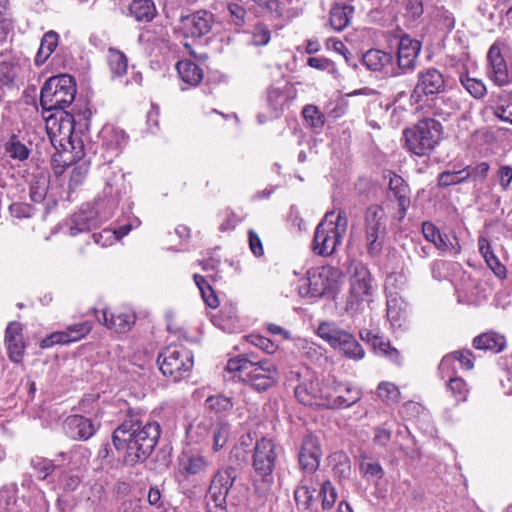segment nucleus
I'll return each mask as SVG.
<instances>
[{
	"instance_id": "a19ab883",
	"label": "nucleus",
	"mask_w": 512,
	"mask_h": 512,
	"mask_svg": "<svg viewBox=\"0 0 512 512\" xmlns=\"http://www.w3.org/2000/svg\"><path fill=\"white\" fill-rule=\"evenodd\" d=\"M48 188L49 179L46 174L43 172L33 174L29 191L31 200L36 203L42 202L47 195Z\"/></svg>"
},
{
	"instance_id": "ddd939ff",
	"label": "nucleus",
	"mask_w": 512,
	"mask_h": 512,
	"mask_svg": "<svg viewBox=\"0 0 512 512\" xmlns=\"http://www.w3.org/2000/svg\"><path fill=\"white\" fill-rule=\"evenodd\" d=\"M385 233L384 211L379 205H371L365 213L367 249L371 256L381 252Z\"/></svg>"
},
{
	"instance_id": "774afa93",
	"label": "nucleus",
	"mask_w": 512,
	"mask_h": 512,
	"mask_svg": "<svg viewBox=\"0 0 512 512\" xmlns=\"http://www.w3.org/2000/svg\"><path fill=\"white\" fill-rule=\"evenodd\" d=\"M387 424L375 427L374 430V443L380 446H386L391 439L392 430L386 427Z\"/></svg>"
},
{
	"instance_id": "20e7f679",
	"label": "nucleus",
	"mask_w": 512,
	"mask_h": 512,
	"mask_svg": "<svg viewBox=\"0 0 512 512\" xmlns=\"http://www.w3.org/2000/svg\"><path fill=\"white\" fill-rule=\"evenodd\" d=\"M334 216L333 211L327 212L315 229L312 250L317 255H332L346 234L348 219L345 212L339 211L335 220Z\"/></svg>"
},
{
	"instance_id": "c03bdc74",
	"label": "nucleus",
	"mask_w": 512,
	"mask_h": 512,
	"mask_svg": "<svg viewBox=\"0 0 512 512\" xmlns=\"http://www.w3.org/2000/svg\"><path fill=\"white\" fill-rule=\"evenodd\" d=\"M205 407L220 415H224L234 407L232 398L224 396L222 394L213 395L205 400Z\"/></svg>"
},
{
	"instance_id": "e433bc0d",
	"label": "nucleus",
	"mask_w": 512,
	"mask_h": 512,
	"mask_svg": "<svg viewBox=\"0 0 512 512\" xmlns=\"http://www.w3.org/2000/svg\"><path fill=\"white\" fill-rule=\"evenodd\" d=\"M58 39V34L52 30L46 32L43 35L40 47L34 60L37 66L43 65L48 60V58L51 56V54L55 51L56 47L58 46Z\"/></svg>"
},
{
	"instance_id": "49530a36",
	"label": "nucleus",
	"mask_w": 512,
	"mask_h": 512,
	"mask_svg": "<svg viewBox=\"0 0 512 512\" xmlns=\"http://www.w3.org/2000/svg\"><path fill=\"white\" fill-rule=\"evenodd\" d=\"M17 76V65L10 61L5 60L0 62V88L10 89L14 86L15 78Z\"/></svg>"
},
{
	"instance_id": "6e6552de",
	"label": "nucleus",
	"mask_w": 512,
	"mask_h": 512,
	"mask_svg": "<svg viewBox=\"0 0 512 512\" xmlns=\"http://www.w3.org/2000/svg\"><path fill=\"white\" fill-rule=\"evenodd\" d=\"M105 186L102 191L103 198L96 201L103 203L101 211L102 219H110L119 205L123 196L127 195L131 189L129 183L125 181V173L122 169L113 165L111 162L100 167Z\"/></svg>"
},
{
	"instance_id": "393cba45",
	"label": "nucleus",
	"mask_w": 512,
	"mask_h": 512,
	"mask_svg": "<svg viewBox=\"0 0 512 512\" xmlns=\"http://www.w3.org/2000/svg\"><path fill=\"white\" fill-rule=\"evenodd\" d=\"M487 59L489 62L488 75L490 79L498 86L507 85L510 81L508 69L497 43L490 47Z\"/></svg>"
},
{
	"instance_id": "473e14b6",
	"label": "nucleus",
	"mask_w": 512,
	"mask_h": 512,
	"mask_svg": "<svg viewBox=\"0 0 512 512\" xmlns=\"http://www.w3.org/2000/svg\"><path fill=\"white\" fill-rule=\"evenodd\" d=\"M354 7L347 3H336L330 10V25L335 31H342L351 21Z\"/></svg>"
},
{
	"instance_id": "2eb2a0df",
	"label": "nucleus",
	"mask_w": 512,
	"mask_h": 512,
	"mask_svg": "<svg viewBox=\"0 0 512 512\" xmlns=\"http://www.w3.org/2000/svg\"><path fill=\"white\" fill-rule=\"evenodd\" d=\"M101 211H103V203L95 201L93 207L87 205L78 212L73 214L67 221V234L76 236L81 232L89 231L96 228L108 219H102Z\"/></svg>"
},
{
	"instance_id": "052dcab7",
	"label": "nucleus",
	"mask_w": 512,
	"mask_h": 512,
	"mask_svg": "<svg viewBox=\"0 0 512 512\" xmlns=\"http://www.w3.org/2000/svg\"><path fill=\"white\" fill-rule=\"evenodd\" d=\"M271 32L268 27L262 23L255 25L252 33V44L255 46H264L269 43Z\"/></svg>"
},
{
	"instance_id": "79ce46f5",
	"label": "nucleus",
	"mask_w": 512,
	"mask_h": 512,
	"mask_svg": "<svg viewBox=\"0 0 512 512\" xmlns=\"http://www.w3.org/2000/svg\"><path fill=\"white\" fill-rule=\"evenodd\" d=\"M107 62L112 77H121L126 74L128 61L125 54L121 51L110 48L107 54Z\"/></svg>"
},
{
	"instance_id": "a18cd8bd",
	"label": "nucleus",
	"mask_w": 512,
	"mask_h": 512,
	"mask_svg": "<svg viewBox=\"0 0 512 512\" xmlns=\"http://www.w3.org/2000/svg\"><path fill=\"white\" fill-rule=\"evenodd\" d=\"M319 498L321 499V506L323 510H330L333 508L338 498V493L330 480L325 479L321 482Z\"/></svg>"
},
{
	"instance_id": "2f4dec72",
	"label": "nucleus",
	"mask_w": 512,
	"mask_h": 512,
	"mask_svg": "<svg viewBox=\"0 0 512 512\" xmlns=\"http://www.w3.org/2000/svg\"><path fill=\"white\" fill-rule=\"evenodd\" d=\"M505 346V337L495 332L482 333L473 340V347L477 350L499 353Z\"/></svg>"
},
{
	"instance_id": "c9c22d12",
	"label": "nucleus",
	"mask_w": 512,
	"mask_h": 512,
	"mask_svg": "<svg viewBox=\"0 0 512 512\" xmlns=\"http://www.w3.org/2000/svg\"><path fill=\"white\" fill-rule=\"evenodd\" d=\"M313 478H303L294 491V499L298 509L307 510L313 501L315 486Z\"/></svg>"
},
{
	"instance_id": "7c9ffc66",
	"label": "nucleus",
	"mask_w": 512,
	"mask_h": 512,
	"mask_svg": "<svg viewBox=\"0 0 512 512\" xmlns=\"http://www.w3.org/2000/svg\"><path fill=\"white\" fill-rule=\"evenodd\" d=\"M176 70L183 83L196 87L204 76L202 68L191 60H181L176 64Z\"/></svg>"
},
{
	"instance_id": "69168bd1",
	"label": "nucleus",
	"mask_w": 512,
	"mask_h": 512,
	"mask_svg": "<svg viewBox=\"0 0 512 512\" xmlns=\"http://www.w3.org/2000/svg\"><path fill=\"white\" fill-rule=\"evenodd\" d=\"M360 470L365 477L381 479L384 471L378 462H366L363 461L360 464Z\"/></svg>"
},
{
	"instance_id": "bb28decb",
	"label": "nucleus",
	"mask_w": 512,
	"mask_h": 512,
	"mask_svg": "<svg viewBox=\"0 0 512 512\" xmlns=\"http://www.w3.org/2000/svg\"><path fill=\"white\" fill-rule=\"evenodd\" d=\"M213 21V14L204 10L197 11L182 19L186 33L192 37H201L209 33Z\"/></svg>"
},
{
	"instance_id": "5fc2aeb1",
	"label": "nucleus",
	"mask_w": 512,
	"mask_h": 512,
	"mask_svg": "<svg viewBox=\"0 0 512 512\" xmlns=\"http://www.w3.org/2000/svg\"><path fill=\"white\" fill-rule=\"evenodd\" d=\"M8 350L9 359L15 363H20L23 358L25 346L22 338H15V340H5Z\"/></svg>"
},
{
	"instance_id": "f704fd0d",
	"label": "nucleus",
	"mask_w": 512,
	"mask_h": 512,
	"mask_svg": "<svg viewBox=\"0 0 512 512\" xmlns=\"http://www.w3.org/2000/svg\"><path fill=\"white\" fill-rule=\"evenodd\" d=\"M478 246L479 252L485 259V262L489 268L494 272L496 276L499 278H504L506 276V268L499 262L498 258L492 251L490 242L486 238L480 237L478 240Z\"/></svg>"
},
{
	"instance_id": "4c0bfd02",
	"label": "nucleus",
	"mask_w": 512,
	"mask_h": 512,
	"mask_svg": "<svg viewBox=\"0 0 512 512\" xmlns=\"http://www.w3.org/2000/svg\"><path fill=\"white\" fill-rule=\"evenodd\" d=\"M129 12L139 22H150L156 13L152 0H133L129 5Z\"/></svg>"
},
{
	"instance_id": "aec40b11",
	"label": "nucleus",
	"mask_w": 512,
	"mask_h": 512,
	"mask_svg": "<svg viewBox=\"0 0 512 512\" xmlns=\"http://www.w3.org/2000/svg\"><path fill=\"white\" fill-rule=\"evenodd\" d=\"M92 329L90 322H80L67 327L63 331H57L44 338L41 348H50L55 344H68L76 342L86 336Z\"/></svg>"
},
{
	"instance_id": "a878e982",
	"label": "nucleus",
	"mask_w": 512,
	"mask_h": 512,
	"mask_svg": "<svg viewBox=\"0 0 512 512\" xmlns=\"http://www.w3.org/2000/svg\"><path fill=\"white\" fill-rule=\"evenodd\" d=\"M422 233L425 239L434 244V246L442 253H450L458 255L461 247L457 241L456 236H453L456 241L453 244L446 234H441L439 229L431 222L426 221L422 224Z\"/></svg>"
},
{
	"instance_id": "680f3d73",
	"label": "nucleus",
	"mask_w": 512,
	"mask_h": 512,
	"mask_svg": "<svg viewBox=\"0 0 512 512\" xmlns=\"http://www.w3.org/2000/svg\"><path fill=\"white\" fill-rule=\"evenodd\" d=\"M247 341L268 354H272L277 350V345L262 335L251 334L247 336Z\"/></svg>"
},
{
	"instance_id": "7ed1b4c3",
	"label": "nucleus",
	"mask_w": 512,
	"mask_h": 512,
	"mask_svg": "<svg viewBox=\"0 0 512 512\" xmlns=\"http://www.w3.org/2000/svg\"><path fill=\"white\" fill-rule=\"evenodd\" d=\"M278 458L275 442L267 437L257 440L253 450V487L261 496L267 495L274 484V470Z\"/></svg>"
},
{
	"instance_id": "c756f323",
	"label": "nucleus",
	"mask_w": 512,
	"mask_h": 512,
	"mask_svg": "<svg viewBox=\"0 0 512 512\" xmlns=\"http://www.w3.org/2000/svg\"><path fill=\"white\" fill-rule=\"evenodd\" d=\"M350 332L337 326L333 322H322L317 328V335L326 341L332 348H337L345 339H350Z\"/></svg>"
},
{
	"instance_id": "412c9836",
	"label": "nucleus",
	"mask_w": 512,
	"mask_h": 512,
	"mask_svg": "<svg viewBox=\"0 0 512 512\" xmlns=\"http://www.w3.org/2000/svg\"><path fill=\"white\" fill-rule=\"evenodd\" d=\"M444 88L445 81L442 73L435 68H429L418 74V82L412 96L420 98L424 95H433L443 92Z\"/></svg>"
},
{
	"instance_id": "37998d69",
	"label": "nucleus",
	"mask_w": 512,
	"mask_h": 512,
	"mask_svg": "<svg viewBox=\"0 0 512 512\" xmlns=\"http://www.w3.org/2000/svg\"><path fill=\"white\" fill-rule=\"evenodd\" d=\"M180 465L187 475H200L207 471L210 462L202 455H192L183 459Z\"/></svg>"
},
{
	"instance_id": "de8ad7c7",
	"label": "nucleus",
	"mask_w": 512,
	"mask_h": 512,
	"mask_svg": "<svg viewBox=\"0 0 512 512\" xmlns=\"http://www.w3.org/2000/svg\"><path fill=\"white\" fill-rule=\"evenodd\" d=\"M459 81L466 91L475 99H481L486 95V86L481 80L471 78L466 74H461Z\"/></svg>"
},
{
	"instance_id": "09e8293b",
	"label": "nucleus",
	"mask_w": 512,
	"mask_h": 512,
	"mask_svg": "<svg viewBox=\"0 0 512 512\" xmlns=\"http://www.w3.org/2000/svg\"><path fill=\"white\" fill-rule=\"evenodd\" d=\"M377 396L386 404H394L399 401L400 391L398 387L387 381L380 382L376 389Z\"/></svg>"
},
{
	"instance_id": "3c124183",
	"label": "nucleus",
	"mask_w": 512,
	"mask_h": 512,
	"mask_svg": "<svg viewBox=\"0 0 512 512\" xmlns=\"http://www.w3.org/2000/svg\"><path fill=\"white\" fill-rule=\"evenodd\" d=\"M305 121L315 129H321L325 124V116L317 106L306 105L302 111Z\"/></svg>"
},
{
	"instance_id": "4d7b16f0",
	"label": "nucleus",
	"mask_w": 512,
	"mask_h": 512,
	"mask_svg": "<svg viewBox=\"0 0 512 512\" xmlns=\"http://www.w3.org/2000/svg\"><path fill=\"white\" fill-rule=\"evenodd\" d=\"M465 173L464 169L459 171H444L438 176V185L442 187H447L451 185H455L458 183L465 182Z\"/></svg>"
},
{
	"instance_id": "e2e57ef3",
	"label": "nucleus",
	"mask_w": 512,
	"mask_h": 512,
	"mask_svg": "<svg viewBox=\"0 0 512 512\" xmlns=\"http://www.w3.org/2000/svg\"><path fill=\"white\" fill-rule=\"evenodd\" d=\"M489 164L487 162H481L476 166H467L464 168L465 178L468 179H485L488 175Z\"/></svg>"
},
{
	"instance_id": "f8f14e48",
	"label": "nucleus",
	"mask_w": 512,
	"mask_h": 512,
	"mask_svg": "<svg viewBox=\"0 0 512 512\" xmlns=\"http://www.w3.org/2000/svg\"><path fill=\"white\" fill-rule=\"evenodd\" d=\"M362 390L349 383L336 379L327 381L324 389V407L330 409L348 408L362 398Z\"/></svg>"
},
{
	"instance_id": "c85d7f7f",
	"label": "nucleus",
	"mask_w": 512,
	"mask_h": 512,
	"mask_svg": "<svg viewBox=\"0 0 512 512\" xmlns=\"http://www.w3.org/2000/svg\"><path fill=\"white\" fill-rule=\"evenodd\" d=\"M199 429H203L205 432L208 428L212 434L213 450L215 452L221 450L227 443L230 436V425L226 421L219 420L215 423L210 421L200 422L198 424Z\"/></svg>"
},
{
	"instance_id": "0e129e2a",
	"label": "nucleus",
	"mask_w": 512,
	"mask_h": 512,
	"mask_svg": "<svg viewBox=\"0 0 512 512\" xmlns=\"http://www.w3.org/2000/svg\"><path fill=\"white\" fill-rule=\"evenodd\" d=\"M307 64L315 69L322 70V71H328L329 73L333 75H338V71L335 67V64L324 57H310L307 60Z\"/></svg>"
},
{
	"instance_id": "cd10ccee",
	"label": "nucleus",
	"mask_w": 512,
	"mask_h": 512,
	"mask_svg": "<svg viewBox=\"0 0 512 512\" xmlns=\"http://www.w3.org/2000/svg\"><path fill=\"white\" fill-rule=\"evenodd\" d=\"M406 307V303L397 292L387 289V318L392 326H402L406 318Z\"/></svg>"
},
{
	"instance_id": "ea45409f",
	"label": "nucleus",
	"mask_w": 512,
	"mask_h": 512,
	"mask_svg": "<svg viewBox=\"0 0 512 512\" xmlns=\"http://www.w3.org/2000/svg\"><path fill=\"white\" fill-rule=\"evenodd\" d=\"M103 145L107 149H121L127 143V136L122 129L105 126L100 133Z\"/></svg>"
},
{
	"instance_id": "dca6fc26",
	"label": "nucleus",
	"mask_w": 512,
	"mask_h": 512,
	"mask_svg": "<svg viewBox=\"0 0 512 512\" xmlns=\"http://www.w3.org/2000/svg\"><path fill=\"white\" fill-rule=\"evenodd\" d=\"M86 450L81 446L75 447L69 452H60L56 455L54 460L43 457H34L31 460V465L37 473L38 478H47L56 467H59L67 462V464H74L78 456H84Z\"/></svg>"
},
{
	"instance_id": "4be33fe9",
	"label": "nucleus",
	"mask_w": 512,
	"mask_h": 512,
	"mask_svg": "<svg viewBox=\"0 0 512 512\" xmlns=\"http://www.w3.org/2000/svg\"><path fill=\"white\" fill-rule=\"evenodd\" d=\"M363 65L370 71L383 73L385 76L398 75L393 65V56L379 49H370L362 56Z\"/></svg>"
},
{
	"instance_id": "39448f33",
	"label": "nucleus",
	"mask_w": 512,
	"mask_h": 512,
	"mask_svg": "<svg viewBox=\"0 0 512 512\" xmlns=\"http://www.w3.org/2000/svg\"><path fill=\"white\" fill-rule=\"evenodd\" d=\"M372 280V275L366 266L359 264L354 268L345 305V310L351 317L361 315L371 308L375 296Z\"/></svg>"
},
{
	"instance_id": "0eeeda50",
	"label": "nucleus",
	"mask_w": 512,
	"mask_h": 512,
	"mask_svg": "<svg viewBox=\"0 0 512 512\" xmlns=\"http://www.w3.org/2000/svg\"><path fill=\"white\" fill-rule=\"evenodd\" d=\"M75 95L76 83L72 76H53L41 88L40 104L45 111H64L72 104Z\"/></svg>"
},
{
	"instance_id": "bf43d9fd",
	"label": "nucleus",
	"mask_w": 512,
	"mask_h": 512,
	"mask_svg": "<svg viewBox=\"0 0 512 512\" xmlns=\"http://www.w3.org/2000/svg\"><path fill=\"white\" fill-rule=\"evenodd\" d=\"M342 353L351 359L360 360L364 357L365 352L361 345L356 340L355 336L351 333L350 339H348L347 344L342 350Z\"/></svg>"
},
{
	"instance_id": "6ab92c4d",
	"label": "nucleus",
	"mask_w": 512,
	"mask_h": 512,
	"mask_svg": "<svg viewBox=\"0 0 512 512\" xmlns=\"http://www.w3.org/2000/svg\"><path fill=\"white\" fill-rule=\"evenodd\" d=\"M421 51V43L409 35H402L398 43L397 65L402 73L414 70Z\"/></svg>"
},
{
	"instance_id": "864d4df0",
	"label": "nucleus",
	"mask_w": 512,
	"mask_h": 512,
	"mask_svg": "<svg viewBox=\"0 0 512 512\" xmlns=\"http://www.w3.org/2000/svg\"><path fill=\"white\" fill-rule=\"evenodd\" d=\"M374 350L383 356H386L392 362L399 364L400 363V354L399 351L391 347L388 341H385L382 337L379 336L378 341L373 345Z\"/></svg>"
},
{
	"instance_id": "f03ea898",
	"label": "nucleus",
	"mask_w": 512,
	"mask_h": 512,
	"mask_svg": "<svg viewBox=\"0 0 512 512\" xmlns=\"http://www.w3.org/2000/svg\"><path fill=\"white\" fill-rule=\"evenodd\" d=\"M250 354L239 355L228 360L226 371L234 374V378L248 383L257 391H265L279 379L277 366L269 359L255 360Z\"/></svg>"
},
{
	"instance_id": "4468645a",
	"label": "nucleus",
	"mask_w": 512,
	"mask_h": 512,
	"mask_svg": "<svg viewBox=\"0 0 512 512\" xmlns=\"http://www.w3.org/2000/svg\"><path fill=\"white\" fill-rule=\"evenodd\" d=\"M237 477V469L233 466H226L219 469L211 480L208 488V497L215 507L221 511L226 510L227 495Z\"/></svg>"
},
{
	"instance_id": "f3484780",
	"label": "nucleus",
	"mask_w": 512,
	"mask_h": 512,
	"mask_svg": "<svg viewBox=\"0 0 512 512\" xmlns=\"http://www.w3.org/2000/svg\"><path fill=\"white\" fill-rule=\"evenodd\" d=\"M388 198L397 202L398 209L394 213V218L402 221L410 206V188L405 180L397 174L390 177Z\"/></svg>"
},
{
	"instance_id": "58836bf2",
	"label": "nucleus",
	"mask_w": 512,
	"mask_h": 512,
	"mask_svg": "<svg viewBox=\"0 0 512 512\" xmlns=\"http://www.w3.org/2000/svg\"><path fill=\"white\" fill-rule=\"evenodd\" d=\"M133 224L129 223L119 227L117 230L103 229L99 233H93L94 242L101 247L111 246L116 240L126 236L132 229Z\"/></svg>"
},
{
	"instance_id": "a211bd4d",
	"label": "nucleus",
	"mask_w": 512,
	"mask_h": 512,
	"mask_svg": "<svg viewBox=\"0 0 512 512\" xmlns=\"http://www.w3.org/2000/svg\"><path fill=\"white\" fill-rule=\"evenodd\" d=\"M322 456L319 440L312 434H307L303 440L298 454L299 465L302 470L312 473L319 467Z\"/></svg>"
},
{
	"instance_id": "72a5a7b5",
	"label": "nucleus",
	"mask_w": 512,
	"mask_h": 512,
	"mask_svg": "<svg viewBox=\"0 0 512 512\" xmlns=\"http://www.w3.org/2000/svg\"><path fill=\"white\" fill-rule=\"evenodd\" d=\"M267 105L270 108L271 112L268 117H264L262 114L257 116L258 122L260 124L264 123L268 118H278L283 110L284 103L286 101V96L279 88L270 87L267 90L266 96Z\"/></svg>"
},
{
	"instance_id": "f257e3e1",
	"label": "nucleus",
	"mask_w": 512,
	"mask_h": 512,
	"mask_svg": "<svg viewBox=\"0 0 512 512\" xmlns=\"http://www.w3.org/2000/svg\"><path fill=\"white\" fill-rule=\"evenodd\" d=\"M160 433L157 422L144 421L139 413L130 412L114 430L112 442L116 450L123 453L124 462L133 466L151 455Z\"/></svg>"
},
{
	"instance_id": "603ef678",
	"label": "nucleus",
	"mask_w": 512,
	"mask_h": 512,
	"mask_svg": "<svg viewBox=\"0 0 512 512\" xmlns=\"http://www.w3.org/2000/svg\"><path fill=\"white\" fill-rule=\"evenodd\" d=\"M6 152L9 157L19 161L26 160L29 156L28 148L16 136H12L6 143Z\"/></svg>"
},
{
	"instance_id": "9b49d317",
	"label": "nucleus",
	"mask_w": 512,
	"mask_h": 512,
	"mask_svg": "<svg viewBox=\"0 0 512 512\" xmlns=\"http://www.w3.org/2000/svg\"><path fill=\"white\" fill-rule=\"evenodd\" d=\"M290 381L295 377L299 384L294 388L295 397L299 402L306 406L324 407V389L325 383L314 379L307 368L291 371Z\"/></svg>"
},
{
	"instance_id": "8fccbe9b",
	"label": "nucleus",
	"mask_w": 512,
	"mask_h": 512,
	"mask_svg": "<svg viewBox=\"0 0 512 512\" xmlns=\"http://www.w3.org/2000/svg\"><path fill=\"white\" fill-rule=\"evenodd\" d=\"M447 389L455 398L457 403L467 399L469 388L466 382L460 377H450L447 382Z\"/></svg>"
},
{
	"instance_id": "5701e85b",
	"label": "nucleus",
	"mask_w": 512,
	"mask_h": 512,
	"mask_svg": "<svg viewBox=\"0 0 512 512\" xmlns=\"http://www.w3.org/2000/svg\"><path fill=\"white\" fill-rule=\"evenodd\" d=\"M97 318L110 330L119 334L130 331L136 321L135 313L129 309L116 310L113 313L102 311L101 317L97 315Z\"/></svg>"
},
{
	"instance_id": "1a4fd4ad",
	"label": "nucleus",
	"mask_w": 512,
	"mask_h": 512,
	"mask_svg": "<svg viewBox=\"0 0 512 512\" xmlns=\"http://www.w3.org/2000/svg\"><path fill=\"white\" fill-rule=\"evenodd\" d=\"M341 272L332 266L311 268L300 280L298 290L303 298H318L337 288Z\"/></svg>"
},
{
	"instance_id": "338daca9",
	"label": "nucleus",
	"mask_w": 512,
	"mask_h": 512,
	"mask_svg": "<svg viewBox=\"0 0 512 512\" xmlns=\"http://www.w3.org/2000/svg\"><path fill=\"white\" fill-rule=\"evenodd\" d=\"M451 355H453L454 362L458 361L463 368L471 370L474 367L475 358L471 350L463 349L460 351H454Z\"/></svg>"
},
{
	"instance_id": "13d9d810",
	"label": "nucleus",
	"mask_w": 512,
	"mask_h": 512,
	"mask_svg": "<svg viewBox=\"0 0 512 512\" xmlns=\"http://www.w3.org/2000/svg\"><path fill=\"white\" fill-rule=\"evenodd\" d=\"M88 170V166L85 162L76 164L70 173L69 188L75 189L80 186L84 182Z\"/></svg>"
},
{
	"instance_id": "b1692460",
	"label": "nucleus",
	"mask_w": 512,
	"mask_h": 512,
	"mask_svg": "<svg viewBox=\"0 0 512 512\" xmlns=\"http://www.w3.org/2000/svg\"><path fill=\"white\" fill-rule=\"evenodd\" d=\"M98 427L91 419L82 415H70L64 421L65 433L74 440H88L96 433Z\"/></svg>"
},
{
	"instance_id": "6e6d98bb",
	"label": "nucleus",
	"mask_w": 512,
	"mask_h": 512,
	"mask_svg": "<svg viewBox=\"0 0 512 512\" xmlns=\"http://www.w3.org/2000/svg\"><path fill=\"white\" fill-rule=\"evenodd\" d=\"M423 14L422 0H404V17L409 22H415Z\"/></svg>"
},
{
	"instance_id": "9d476101",
	"label": "nucleus",
	"mask_w": 512,
	"mask_h": 512,
	"mask_svg": "<svg viewBox=\"0 0 512 512\" xmlns=\"http://www.w3.org/2000/svg\"><path fill=\"white\" fill-rule=\"evenodd\" d=\"M162 374L178 382L189 376L193 367L192 352L182 345H169L158 356Z\"/></svg>"
},
{
	"instance_id": "423d86ee",
	"label": "nucleus",
	"mask_w": 512,
	"mask_h": 512,
	"mask_svg": "<svg viewBox=\"0 0 512 512\" xmlns=\"http://www.w3.org/2000/svg\"><path fill=\"white\" fill-rule=\"evenodd\" d=\"M442 133L443 127L438 120L422 119L404 130L405 147L417 156H427L439 144Z\"/></svg>"
}]
</instances>
